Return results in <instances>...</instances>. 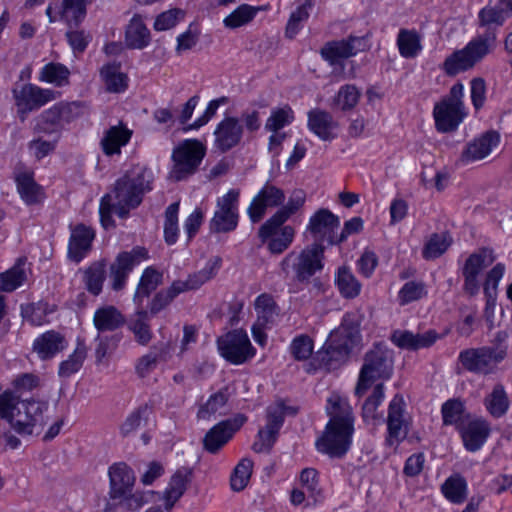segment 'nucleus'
Wrapping results in <instances>:
<instances>
[{
    "mask_svg": "<svg viewBox=\"0 0 512 512\" xmlns=\"http://www.w3.org/2000/svg\"><path fill=\"white\" fill-rule=\"evenodd\" d=\"M192 469L188 467L179 468L171 477L169 485L165 492L182 497L191 482Z\"/></svg>",
    "mask_w": 512,
    "mask_h": 512,
    "instance_id": "nucleus-56",
    "label": "nucleus"
},
{
    "mask_svg": "<svg viewBox=\"0 0 512 512\" xmlns=\"http://www.w3.org/2000/svg\"><path fill=\"white\" fill-rule=\"evenodd\" d=\"M149 258L148 250L143 246H135L130 251L120 252L109 267L111 288L122 290L133 268Z\"/></svg>",
    "mask_w": 512,
    "mask_h": 512,
    "instance_id": "nucleus-13",
    "label": "nucleus"
},
{
    "mask_svg": "<svg viewBox=\"0 0 512 512\" xmlns=\"http://www.w3.org/2000/svg\"><path fill=\"white\" fill-rule=\"evenodd\" d=\"M443 424L455 425L459 429L469 418L464 403L460 399H449L441 408Z\"/></svg>",
    "mask_w": 512,
    "mask_h": 512,
    "instance_id": "nucleus-41",
    "label": "nucleus"
},
{
    "mask_svg": "<svg viewBox=\"0 0 512 512\" xmlns=\"http://www.w3.org/2000/svg\"><path fill=\"white\" fill-rule=\"evenodd\" d=\"M463 440L464 447L470 451H478L490 434L489 424L479 418L471 417L458 429Z\"/></svg>",
    "mask_w": 512,
    "mask_h": 512,
    "instance_id": "nucleus-24",
    "label": "nucleus"
},
{
    "mask_svg": "<svg viewBox=\"0 0 512 512\" xmlns=\"http://www.w3.org/2000/svg\"><path fill=\"white\" fill-rule=\"evenodd\" d=\"M220 263L221 260L216 258L214 261H209L200 271L190 274L187 280H176L175 282L176 284H180L179 286L182 293L190 290H196L204 283L215 277L220 267Z\"/></svg>",
    "mask_w": 512,
    "mask_h": 512,
    "instance_id": "nucleus-37",
    "label": "nucleus"
},
{
    "mask_svg": "<svg viewBox=\"0 0 512 512\" xmlns=\"http://www.w3.org/2000/svg\"><path fill=\"white\" fill-rule=\"evenodd\" d=\"M70 71L62 63L50 62L43 66L39 74V80L63 87L69 84Z\"/></svg>",
    "mask_w": 512,
    "mask_h": 512,
    "instance_id": "nucleus-44",
    "label": "nucleus"
},
{
    "mask_svg": "<svg viewBox=\"0 0 512 512\" xmlns=\"http://www.w3.org/2000/svg\"><path fill=\"white\" fill-rule=\"evenodd\" d=\"M106 267V260L101 259L91 263L83 272L85 289L93 296H98L102 292L106 279Z\"/></svg>",
    "mask_w": 512,
    "mask_h": 512,
    "instance_id": "nucleus-35",
    "label": "nucleus"
},
{
    "mask_svg": "<svg viewBox=\"0 0 512 512\" xmlns=\"http://www.w3.org/2000/svg\"><path fill=\"white\" fill-rule=\"evenodd\" d=\"M246 421L247 417L244 414H237L217 423L206 432L203 438L204 449L211 454L217 453Z\"/></svg>",
    "mask_w": 512,
    "mask_h": 512,
    "instance_id": "nucleus-16",
    "label": "nucleus"
},
{
    "mask_svg": "<svg viewBox=\"0 0 512 512\" xmlns=\"http://www.w3.org/2000/svg\"><path fill=\"white\" fill-rule=\"evenodd\" d=\"M260 8L242 4L230 13L224 20V26L229 29L241 27L250 22Z\"/></svg>",
    "mask_w": 512,
    "mask_h": 512,
    "instance_id": "nucleus-51",
    "label": "nucleus"
},
{
    "mask_svg": "<svg viewBox=\"0 0 512 512\" xmlns=\"http://www.w3.org/2000/svg\"><path fill=\"white\" fill-rule=\"evenodd\" d=\"M438 338L439 334L435 330H428L423 333H413L408 330H395L391 335V341L397 347L411 351L429 348Z\"/></svg>",
    "mask_w": 512,
    "mask_h": 512,
    "instance_id": "nucleus-25",
    "label": "nucleus"
},
{
    "mask_svg": "<svg viewBox=\"0 0 512 512\" xmlns=\"http://www.w3.org/2000/svg\"><path fill=\"white\" fill-rule=\"evenodd\" d=\"M65 345V338L59 332L51 330L34 340L33 351L37 353L41 360H48L61 352Z\"/></svg>",
    "mask_w": 512,
    "mask_h": 512,
    "instance_id": "nucleus-31",
    "label": "nucleus"
},
{
    "mask_svg": "<svg viewBox=\"0 0 512 512\" xmlns=\"http://www.w3.org/2000/svg\"><path fill=\"white\" fill-rule=\"evenodd\" d=\"M22 316L32 325H42L46 321L48 304L44 302L31 303L21 307Z\"/></svg>",
    "mask_w": 512,
    "mask_h": 512,
    "instance_id": "nucleus-61",
    "label": "nucleus"
},
{
    "mask_svg": "<svg viewBox=\"0 0 512 512\" xmlns=\"http://www.w3.org/2000/svg\"><path fill=\"white\" fill-rule=\"evenodd\" d=\"M464 86L458 82L454 84L449 94L436 103L433 109L435 127L442 133L453 132L457 130L460 123L464 120L466 113L463 103Z\"/></svg>",
    "mask_w": 512,
    "mask_h": 512,
    "instance_id": "nucleus-7",
    "label": "nucleus"
},
{
    "mask_svg": "<svg viewBox=\"0 0 512 512\" xmlns=\"http://www.w3.org/2000/svg\"><path fill=\"white\" fill-rule=\"evenodd\" d=\"M360 95V91L355 85L347 84L339 89L335 102L341 110H351L357 105Z\"/></svg>",
    "mask_w": 512,
    "mask_h": 512,
    "instance_id": "nucleus-60",
    "label": "nucleus"
},
{
    "mask_svg": "<svg viewBox=\"0 0 512 512\" xmlns=\"http://www.w3.org/2000/svg\"><path fill=\"white\" fill-rule=\"evenodd\" d=\"M255 310L257 312V321L260 325H268L274 321L277 315V305L273 298L264 293L255 300Z\"/></svg>",
    "mask_w": 512,
    "mask_h": 512,
    "instance_id": "nucleus-49",
    "label": "nucleus"
},
{
    "mask_svg": "<svg viewBox=\"0 0 512 512\" xmlns=\"http://www.w3.org/2000/svg\"><path fill=\"white\" fill-rule=\"evenodd\" d=\"M293 121L294 112L289 105H285L271 111L270 116L266 120L265 129L269 132L275 133L290 125Z\"/></svg>",
    "mask_w": 512,
    "mask_h": 512,
    "instance_id": "nucleus-50",
    "label": "nucleus"
},
{
    "mask_svg": "<svg viewBox=\"0 0 512 512\" xmlns=\"http://www.w3.org/2000/svg\"><path fill=\"white\" fill-rule=\"evenodd\" d=\"M425 294V285L422 282L409 281L400 289L398 300L400 305H406L421 299Z\"/></svg>",
    "mask_w": 512,
    "mask_h": 512,
    "instance_id": "nucleus-62",
    "label": "nucleus"
},
{
    "mask_svg": "<svg viewBox=\"0 0 512 512\" xmlns=\"http://www.w3.org/2000/svg\"><path fill=\"white\" fill-rule=\"evenodd\" d=\"M95 232L84 224H78L71 230L68 244V256L71 260L79 263L91 250Z\"/></svg>",
    "mask_w": 512,
    "mask_h": 512,
    "instance_id": "nucleus-26",
    "label": "nucleus"
},
{
    "mask_svg": "<svg viewBox=\"0 0 512 512\" xmlns=\"http://www.w3.org/2000/svg\"><path fill=\"white\" fill-rule=\"evenodd\" d=\"M12 93L18 113L22 114V120H24L25 114L56 100L60 95L59 92L52 89L41 88L31 83L13 88Z\"/></svg>",
    "mask_w": 512,
    "mask_h": 512,
    "instance_id": "nucleus-14",
    "label": "nucleus"
},
{
    "mask_svg": "<svg viewBox=\"0 0 512 512\" xmlns=\"http://www.w3.org/2000/svg\"><path fill=\"white\" fill-rule=\"evenodd\" d=\"M510 13L502 5L486 6L479 11L478 19L481 27L487 31L473 38L463 49L449 55L443 62L442 69L448 76H455L460 72L473 68L496 47V34L492 25L500 27L504 24Z\"/></svg>",
    "mask_w": 512,
    "mask_h": 512,
    "instance_id": "nucleus-1",
    "label": "nucleus"
},
{
    "mask_svg": "<svg viewBox=\"0 0 512 512\" xmlns=\"http://www.w3.org/2000/svg\"><path fill=\"white\" fill-rule=\"evenodd\" d=\"M220 355L234 365H240L254 357L256 350L247 333L242 329L229 331L217 340Z\"/></svg>",
    "mask_w": 512,
    "mask_h": 512,
    "instance_id": "nucleus-12",
    "label": "nucleus"
},
{
    "mask_svg": "<svg viewBox=\"0 0 512 512\" xmlns=\"http://www.w3.org/2000/svg\"><path fill=\"white\" fill-rule=\"evenodd\" d=\"M360 339L359 323L351 314H346L340 326L332 331L322 349L316 352L313 361L320 369L333 370L342 365Z\"/></svg>",
    "mask_w": 512,
    "mask_h": 512,
    "instance_id": "nucleus-3",
    "label": "nucleus"
},
{
    "mask_svg": "<svg viewBox=\"0 0 512 512\" xmlns=\"http://www.w3.org/2000/svg\"><path fill=\"white\" fill-rule=\"evenodd\" d=\"M306 200V194L301 189L294 190L286 205L276 211L268 220H266L259 228L258 235L262 242L276 234L277 230L300 208L303 207Z\"/></svg>",
    "mask_w": 512,
    "mask_h": 512,
    "instance_id": "nucleus-17",
    "label": "nucleus"
},
{
    "mask_svg": "<svg viewBox=\"0 0 512 512\" xmlns=\"http://www.w3.org/2000/svg\"><path fill=\"white\" fill-rule=\"evenodd\" d=\"M132 130L120 121L104 132L100 145L105 155L112 156L121 153V147L128 144L132 137Z\"/></svg>",
    "mask_w": 512,
    "mask_h": 512,
    "instance_id": "nucleus-28",
    "label": "nucleus"
},
{
    "mask_svg": "<svg viewBox=\"0 0 512 512\" xmlns=\"http://www.w3.org/2000/svg\"><path fill=\"white\" fill-rule=\"evenodd\" d=\"M498 143L499 134L495 131H488L466 146V149L462 152L461 160L465 163L481 160L489 155L492 148Z\"/></svg>",
    "mask_w": 512,
    "mask_h": 512,
    "instance_id": "nucleus-29",
    "label": "nucleus"
},
{
    "mask_svg": "<svg viewBox=\"0 0 512 512\" xmlns=\"http://www.w3.org/2000/svg\"><path fill=\"white\" fill-rule=\"evenodd\" d=\"M252 467L253 463L249 459H242L237 464L230 478L232 490L241 491L246 487L252 473Z\"/></svg>",
    "mask_w": 512,
    "mask_h": 512,
    "instance_id": "nucleus-54",
    "label": "nucleus"
},
{
    "mask_svg": "<svg viewBox=\"0 0 512 512\" xmlns=\"http://www.w3.org/2000/svg\"><path fill=\"white\" fill-rule=\"evenodd\" d=\"M239 191L229 190L217 201V210L210 222V229L216 233H227L236 229L238 224Z\"/></svg>",
    "mask_w": 512,
    "mask_h": 512,
    "instance_id": "nucleus-15",
    "label": "nucleus"
},
{
    "mask_svg": "<svg viewBox=\"0 0 512 512\" xmlns=\"http://www.w3.org/2000/svg\"><path fill=\"white\" fill-rule=\"evenodd\" d=\"M324 251V245L313 243L299 253H288L280 262V268L286 276L291 269L294 281L307 284L317 272L322 271Z\"/></svg>",
    "mask_w": 512,
    "mask_h": 512,
    "instance_id": "nucleus-5",
    "label": "nucleus"
},
{
    "mask_svg": "<svg viewBox=\"0 0 512 512\" xmlns=\"http://www.w3.org/2000/svg\"><path fill=\"white\" fill-rule=\"evenodd\" d=\"M506 349L483 346L468 348L459 353L458 361L462 367L475 374H490L506 357Z\"/></svg>",
    "mask_w": 512,
    "mask_h": 512,
    "instance_id": "nucleus-10",
    "label": "nucleus"
},
{
    "mask_svg": "<svg viewBox=\"0 0 512 512\" xmlns=\"http://www.w3.org/2000/svg\"><path fill=\"white\" fill-rule=\"evenodd\" d=\"M307 117L309 130L321 140L331 141L336 137L334 131L338 128V123L331 113L320 108H314L308 112Z\"/></svg>",
    "mask_w": 512,
    "mask_h": 512,
    "instance_id": "nucleus-27",
    "label": "nucleus"
},
{
    "mask_svg": "<svg viewBox=\"0 0 512 512\" xmlns=\"http://www.w3.org/2000/svg\"><path fill=\"white\" fill-rule=\"evenodd\" d=\"M405 402L403 396L396 394L389 403L386 442L392 446L403 441L408 435V422L404 419Z\"/></svg>",
    "mask_w": 512,
    "mask_h": 512,
    "instance_id": "nucleus-21",
    "label": "nucleus"
},
{
    "mask_svg": "<svg viewBox=\"0 0 512 512\" xmlns=\"http://www.w3.org/2000/svg\"><path fill=\"white\" fill-rule=\"evenodd\" d=\"M153 174L146 167L136 166L126 171L114 184L112 198L115 213L126 218L130 210L137 208L144 195L152 190Z\"/></svg>",
    "mask_w": 512,
    "mask_h": 512,
    "instance_id": "nucleus-4",
    "label": "nucleus"
},
{
    "mask_svg": "<svg viewBox=\"0 0 512 512\" xmlns=\"http://www.w3.org/2000/svg\"><path fill=\"white\" fill-rule=\"evenodd\" d=\"M326 413L330 419L316 441V448L331 458H342L350 449L354 433L352 407L346 399L334 394L327 400Z\"/></svg>",
    "mask_w": 512,
    "mask_h": 512,
    "instance_id": "nucleus-2",
    "label": "nucleus"
},
{
    "mask_svg": "<svg viewBox=\"0 0 512 512\" xmlns=\"http://www.w3.org/2000/svg\"><path fill=\"white\" fill-rule=\"evenodd\" d=\"M445 498L454 504H461L467 496V483L459 474L448 477L441 486Z\"/></svg>",
    "mask_w": 512,
    "mask_h": 512,
    "instance_id": "nucleus-42",
    "label": "nucleus"
},
{
    "mask_svg": "<svg viewBox=\"0 0 512 512\" xmlns=\"http://www.w3.org/2000/svg\"><path fill=\"white\" fill-rule=\"evenodd\" d=\"M150 408L147 404H142L135 408L120 425V434L122 437H128L142 425H146Z\"/></svg>",
    "mask_w": 512,
    "mask_h": 512,
    "instance_id": "nucleus-47",
    "label": "nucleus"
},
{
    "mask_svg": "<svg viewBox=\"0 0 512 512\" xmlns=\"http://www.w3.org/2000/svg\"><path fill=\"white\" fill-rule=\"evenodd\" d=\"M309 8H311V3L306 1L291 13L285 30L286 37L292 39L300 31L302 23L309 17Z\"/></svg>",
    "mask_w": 512,
    "mask_h": 512,
    "instance_id": "nucleus-59",
    "label": "nucleus"
},
{
    "mask_svg": "<svg viewBox=\"0 0 512 512\" xmlns=\"http://www.w3.org/2000/svg\"><path fill=\"white\" fill-rule=\"evenodd\" d=\"M335 283L340 294L345 298L353 299L360 294L361 284L346 266L338 269Z\"/></svg>",
    "mask_w": 512,
    "mask_h": 512,
    "instance_id": "nucleus-43",
    "label": "nucleus"
},
{
    "mask_svg": "<svg viewBox=\"0 0 512 512\" xmlns=\"http://www.w3.org/2000/svg\"><path fill=\"white\" fill-rule=\"evenodd\" d=\"M125 43L131 49H143L150 43V31L141 17L134 16L125 32Z\"/></svg>",
    "mask_w": 512,
    "mask_h": 512,
    "instance_id": "nucleus-34",
    "label": "nucleus"
},
{
    "mask_svg": "<svg viewBox=\"0 0 512 512\" xmlns=\"http://www.w3.org/2000/svg\"><path fill=\"white\" fill-rule=\"evenodd\" d=\"M206 154V147L197 139H186L174 148L172 176L181 181L194 174Z\"/></svg>",
    "mask_w": 512,
    "mask_h": 512,
    "instance_id": "nucleus-9",
    "label": "nucleus"
},
{
    "mask_svg": "<svg viewBox=\"0 0 512 512\" xmlns=\"http://www.w3.org/2000/svg\"><path fill=\"white\" fill-rule=\"evenodd\" d=\"M244 127L236 117H225L214 131V144L218 150L225 153L236 147L242 140Z\"/></svg>",
    "mask_w": 512,
    "mask_h": 512,
    "instance_id": "nucleus-22",
    "label": "nucleus"
},
{
    "mask_svg": "<svg viewBox=\"0 0 512 512\" xmlns=\"http://www.w3.org/2000/svg\"><path fill=\"white\" fill-rule=\"evenodd\" d=\"M120 69L121 64L118 62L107 63L100 69V76L108 92L121 93L126 90L128 77Z\"/></svg>",
    "mask_w": 512,
    "mask_h": 512,
    "instance_id": "nucleus-33",
    "label": "nucleus"
},
{
    "mask_svg": "<svg viewBox=\"0 0 512 512\" xmlns=\"http://www.w3.org/2000/svg\"><path fill=\"white\" fill-rule=\"evenodd\" d=\"M393 371L392 352L383 344H375L364 357L355 393L362 396L378 379L390 378Z\"/></svg>",
    "mask_w": 512,
    "mask_h": 512,
    "instance_id": "nucleus-6",
    "label": "nucleus"
},
{
    "mask_svg": "<svg viewBox=\"0 0 512 512\" xmlns=\"http://www.w3.org/2000/svg\"><path fill=\"white\" fill-rule=\"evenodd\" d=\"M17 191L27 205H34L42 199V189L34 181L33 173L21 172L15 178Z\"/></svg>",
    "mask_w": 512,
    "mask_h": 512,
    "instance_id": "nucleus-36",
    "label": "nucleus"
},
{
    "mask_svg": "<svg viewBox=\"0 0 512 512\" xmlns=\"http://www.w3.org/2000/svg\"><path fill=\"white\" fill-rule=\"evenodd\" d=\"M110 480L109 495L111 499L124 497L132 491L135 476L132 469L124 462L114 463L108 470Z\"/></svg>",
    "mask_w": 512,
    "mask_h": 512,
    "instance_id": "nucleus-23",
    "label": "nucleus"
},
{
    "mask_svg": "<svg viewBox=\"0 0 512 512\" xmlns=\"http://www.w3.org/2000/svg\"><path fill=\"white\" fill-rule=\"evenodd\" d=\"M25 278L24 270L19 265H15L11 269L0 274V290L4 292H12L22 285Z\"/></svg>",
    "mask_w": 512,
    "mask_h": 512,
    "instance_id": "nucleus-58",
    "label": "nucleus"
},
{
    "mask_svg": "<svg viewBox=\"0 0 512 512\" xmlns=\"http://www.w3.org/2000/svg\"><path fill=\"white\" fill-rule=\"evenodd\" d=\"M339 226V217L330 210L321 208L311 216L307 231L313 236L314 243H321L323 245L324 242H327L332 245L337 244L333 234Z\"/></svg>",
    "mask_w": 512,
    "mask_h": 512,
    "instance_id": "nucleus-19",
    "label": "nucleus"
},
{
    "mask_svg": "<svg viewBox=\"0 0 512 512\" xmlns=\"http://www.w3.org/2000/svg\"><path fill=\"white\" fill-rule=\"evenodd\" d=\"M180 284L174 281L167 289L157 292L149 306V313L155 315L166 308L181 292Z\"/></svg>",
    "mask_w": 512,
    "mask_h": 512,
    "instance_id": "nucleus-52",
    "label": "nucleus"
},
{
    "mask_svg": "<svg viewBox=\"0 0 512 512\" xmlns=\"http://www.w3.org/2000/svg\"><path fill=\"white\" fill-rule=\"evenodd\" d=\"M279 432L268 427L259 429L257 439L252 445L256 453H269L278 438Z\"/></svg>",
    "mask_w": 512,
    "mask_h": 512,
    "instance_id": "nucleus-63",
    "label": "nucleus"
},
{
    "mask_svg": "<svg viewBox=\"0 0 512 512\" xmlns=\"http://www.w3.org/2000/svg\"><path fill=\"white\" fill-rule=\"evenodd\" d=\"M91 0H62L61 19L72 27H78L85 19Z\"/></svg>",
    "mask_w": 512,
    "mask_h": 512,
    "instance_id": "nucleus-39",
    "label": "nucleus"
},
{
    "mask_svg": "<svg viewBox=\"0 0 512 512\" xmlns=\"http://www.w3.org/2000/svg\"><path fill=\"white\" fill-rule=\"evenodd\" d=\"M87 356V347L83 341H78L77 346L68 359L59 364L58 375L61 378H69L77 373L83 366Z\"/></svg>",
    "mask_w": 512,
    "mask_h": 512,
    "instance_id": "nucleus-45",
    "label": "nucleus"
},
{
    "mask_svg": "<svg viewBox=\"0 0 512 512\" xmlns=\"http://www.w3.org/2000/svg\"><path fill=\"white\" fill-rule=\"evenodd\" d=\"M399 53L406 59L415 58L422 50L421 38L417 31L400 29L397 36Z\"/></svg>",
    "mask_w": 512,
    "mask_h": 512,
    "instance_id": "nucleus-40",
    "label": "nucleus"
},
{
    "mask_svg": "<svg viewBox=\"0 0 512 512\" xmlns=\"http://www.w3.org/2000/svg\"><path fill=\"white\" fill-rule=\"evenodd\" d=\"M495 261L493 250L481 248L472 253L465 261L462 268L464 277V291L473 296L479 291L478 276Z\"/></svg>",
    "mask_w": 512,
    "mask_h": 512,
    "instance_id": "nucleus-18",
    "label": "nucleus"
},
{
    "mask_svg": "<svg viewBox=\"0 0 512 512\" xmlns=\"http://www.w3.org/2000/svg\"><path fill=\"white\" fill-rule=\"evenodd\" d=\"M48 402L39 399H26L18 403L13 430L22 436L40 434L47 424Z\"/></svg>",
    "mask_w": 512,
    "mask_h": 512,
    "instance_id": "nucleus-8",
    "label": "nucleus"
},
{
    "mask_svg": "<svg viewBox=\"0 0 512 512\" xmlns=\"http://www.w3.org/2000/svg\"><path fill=\"white\" fill-rule=\"evenodd\" d=\"M163 282V273L153 266L144 269L134 294V302L142 306L143 300L148 298Z\"/></svg>",
    "mask_w": 512,
    "mask_h": 512,
    "instance_id": "nucleus-32",
    "label": "nucleus"
},
{
    "mask_svg": "<svg viewBox=\"0 0 512 512\" xmlns=\"http://www.w3.org/2000/svg\"><path fill=\"white\" fill-rule=\"evenodd\" d=\"M21 401L10 390H6L0 394V418L7 420L13 429V422L16 418L18 403Z\"/></svg>",
    "mask_w": 512,
    "mask_h": 512,
    "instance_id": "nucleus-55",
    "label": "nucleus"
},
{
    "mask_svg": "<svg viewBox=\"0 0 512 512\" xmlns=\"http://www.w3.org/2000/svg\"><path fill=\"white\" fill-rule=\"evenodd\" d=\"M62 128L63 123L59 116V112L55 106H52L36 117L33 131L38 135H52L59 134Z\"/></svg>",
    "mask_w": 512,
    "mask_h": 512,
    "instance_id": "nucleus-38",
    "label": "nucleus"
},
{
    "mask_svg": "<svg viewBox=\"0 0 512 512\" xmlns=\"http://www.w3.org/2000/svg\"><path fill=\"white\" fill-rule=\"evenodd\" d=\"M129 329L133 332L136 341L146 345L152 339V332L149 326V312L140 309L130 319Z\"/></svg>",
    "mask_w": 512,
    "mask_h": 512,
    "instance_id": "nucleus-46",
    "label": "nucleus"
},
{
    "mask_svg": "<svg viewBox=\"0 0 512 512\" xmlns=\"http://www.w3.org/2000/svg\"><path fill=\"white\" fill-rule=\"evenodd\" d=\"M125 316L113 305L99 307L93 316L94 327L99 333L113 332L124 326Z\"/></svg>",
    "mask_w": 512,
    "mask_h": 512,
    "instance_id": "nucleus-30",
    "label": "nucleus"
},
{
    "mask_svg": "<svg viewBox=\"0 0 512 512\" xmlns=\"http://www.w3.org/2000/svg\"><path fill=\"white\" fill-rule=\"evenodd\" d=\"M179 203L170 204L165 211L164 238L168 245L177 241Z\"/></svg>",
    "mask_w": 512,
    "mask_h": 512,
    "instance_id": "nucleus-53",
    "label": "nucleus"
},
{
    "mask_svg": "<svg viewBox=\"0 0 512 512\" xmlns=\"http://www.w3.org/2000/svg\"><path fill=\"white\" fill-rule=\"evenodd\" d=\"M228 401V395L225 390H219L209 397L207 402L202 405L197 413L200 419H209L212 415L223 408Z\"/></svg>",
    "mask_w": 512,
    "mask_h": 512,
    "instance_id": "nucleus-57",
    "label": "nucleus"
},
{
    "mask_svg": "<svg viewBox=\"0 0 512 512\" xmlns=\"http://www.w3.org/2000/svg\"><path fill=\"white\" fill-rule=\"evenodd\" d=\"M369 49L367 36L349 35L345 39L328 41L320 49L321 57L330 66L344 68V61Z\"/></svg>",
    "mask_w": 512,
    "mask_h": 512,
    "instance_id": "nucleus-11",
    "label": "nucleus"
},
{
    "mask_svg": "<svg viewBox=\"0 0 512 512\" xmlns=\"http://www.w3.org/2000/svg\"><path fill=\"white\" fill-rule=\"evenodd\" d=\"M486 408L494 417L503 416L509 407V400L504 387L496 385L491 394L485 399Z\"/></svg>",
    "mask_w": 512,
    "mask_h": 512,
    "instance_id": "nucleus-48",
    "label": "nucleus"
},
{
    "mask_svg": "<svg viewBox=\"0 0 512 512\" xmlns=\"http://www.w3.org/2000/svg\"><path fill=\"white\" fill-rule=\"evenodd\" d=\"M446 237L440 234H433L425 244L422 255L425 259H435L441 256L449 247Z\"/></svg>",
    "mask_w": 512,
    "mask_h": 512,
    "instance_id": "nucleus-64",
    "label": "nucleus"
},
{
    "mask_svg": "<svg viewBox=\"0 0 512 512\" xmlns=\"http://www.w3.org/2000/svg\"><path fill=\"white\" fill-rule=\"evenodd\" d=\"M285 192L267 182L252 199L247 213L253 223L259 222L265 215L266 209L281 206L285 201Z\"/></svg>",
    "mask_w": 512,
    "mask_h": 512,
    "instance_id": "nucleus-20",
    "label": "nucleus"
}]
</instances>
